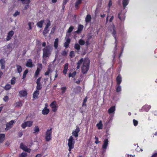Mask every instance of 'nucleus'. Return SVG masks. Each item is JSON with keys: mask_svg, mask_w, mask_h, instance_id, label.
Wrapping results in <instances>:
<instances>
[{"mask_svg": "<svg viewBox=\"0 0 157 157\" xmlns=\"http://www.w3.org/2000/svg\"><path fill=\"white\" fill-rule=\"evenodd\" d=\"M14 123V121L12 120L9 123H7L6 124V127L5 128V130L6 131L10 129Z\"/></svg>", "mask_w": 157, "mask_h": 157, "instance_id": "1a4fd4ad", "label": "nucleus"}, {"mask_svg": "<svg viewBox=\"0 0 157 157\" xmlns=\"http://www.w3.org/2000/svg\"><path fill=\"white\" fill-rule=\"evenodd\" d=\"M75 143V140L72 136H71L68 139L67 145L68 146V150L70 151L74 147V144Z\"/></svg>", "mask_w": 157, "mask_h": 157, "instance_id": "7ed1b4c3", "label": "nucleus"}, {"mask_svg": "<svg viewBox=\"0 0 157 157\" xmlns=\"http://www.w3.org/2000/svg\"><path fill=\"white\" fill-rule=\"evenodd\" d=\"M5 61L3 59H1L0 60V63L1 65V69H4L5 68Z\"/></svg>", "mask_w": 157, "mask_h": 157, "instance_id": "f3484780", "label": "nucleus"}, {"mask_svg": "<svg viewBox=\"0 0 157 157\" xmlns=\"http://www.w3.org/2000/svg\"><path fill=\"white\" fill-rule=\"evenodd\" d=\"M19 13H20L18 11H17L13 14V16L15 17H16V16H17V15H18V14H19Z\"/></svg>", "mask_w": 157, "mask_h": 157, "instance_id": "bf43d9fd", "label": "nucleus"}, {"mask_svg": "<svg viewBox=\"0 0 157 157\" xmlns=\"http://www.w3.org/2000/svg\"><path fill=\"white\" fill-rule=\"evenodd\" d=\"M84 61V60H83V59L82 58L77 63V66L76 67L77 69H78L79 68L81 64L82 63V62L83 63Z\"/></svg>", "mask_w": 157, "mask_h": 157, "instance_id": "412c9836", "label": "nucleus"}, {"mask_svg": "<svg viewBox=\"0 0 157 157\" xmlns=\"http://www.w3.org/2000/svg\"><path fill=\"white\" fill-rule=\"evenodd\" d=\"M40 71V70L37 69L35 74V76L36 78L37 77Z\"/></svg>", "mask_w": 157, "mask_h": 157, "instance_id": "a19ab883", "label": "nucleus"}, {"mask_svg": "<svg viewBox=\"0 0 157 157\" xmlns=\"http://www.w3.org/2000/svg\"><path fill=\"white\" fill-rule=\"evenodd\" d=\"M121 86L119 85V86H117L116 89V91L117 92H118L121 91Z\"/></svg>", "mask_w": 157, "mask_h": 157, "instance_id": "37998d69", "label": "nucleus"}, {"mask_svg": "<svg viewBox=\"0 0 157 157\" xmlns=\"http://www.w3.org/2000/svg\"><path fill=\"white\" fill-rule=\"evenodd\" d=\"M41 78L40 77L37 79L36 81V84H41L40 83V79Z\"/></svg>", "mask_w": 157, "mask_h": 157, "instance_id": "603ef678", "label": "nucleus"}, {"mask_svg": "<svg viewBox=\"0 0 157 157\" xmlns=\"http://www.w3.org/2000/svg\"><path fill=\"white\" fill-rule=\"evenodd\" d=\"M8 96H6L3 98V100L4 101H6L8 100Z\"/></svg>", "mask_w": 157, "mask_h": 157, "instance_id": "864d4df0", "label": "nucleus"}, {"mask_svg": "<svg viewBox=\"0 0 157 157\" xmlns=\"http://www.w3.org/2000/svg\"><path fill=\"white\" fill-rule=\"evenodd\" d=\"M83 28V25H79L78 26V30L75 31L74 33H79L82 31Z\"/></svg>", "mask_w": 157, "mask_h": 157, "instance_id": "2eb2a0df", "label": "nucleus"}, {"mask_svg": "<svg viewBox=\"0 0 157 157\" xmlns=\"http://www.w3.org/2000/svg\"><path fill=\"white\" fill-rule=\"evenodd\" d=\"M70 35V34H67L66 36V41L64 44V46L66 48H67L70 43V39L69 38V36Z\"/></svg>", "mask_w": 157, "mask_h": 157, "instance_id": "0eeeda50", "label": "nucleus"}, {"mask_svg": "<svg viewBox=\"0 0 157 157\" xmlns=\"http://www.w3.org/2000/svg\"><path fill=\"white\" fill-rule=\"evenodd\" d=\"M68 0H63L62 4L63 9H64L66 4L68 2Z\"/></svg>", "mask_w": 157, "mask_h": 157, "instance_id": "c9c22d12", "label": "nucleus"}, {"mask_svg": "<svg viewBox=\"0 0 157 157\" xmlns=\"http://www.w3.org/2000/svg\"><path fill=\"white\" fill-rule=\"evenodd\" d=\"M53 112H56L58 109V106L57 105L56 102L53 101L50 105Z\"/></svg>", "mask_w": 157, "mask_h": 157, "instance_id": "423d86ee", "label": "nucleus"}, {"mask_svg": "<svg viewBox=\"0 0 157 157\" xmlns=\"http://www.w3.org/2000/svg\"><path fill=\"white\" fill-rule=\"evenodd\" d=\"M52 47L50 45H47L43 49V58L49 57L51 55Z\"/></svg>", "mask_w": 157, "mask_h": 157, "instance_id": "f257e3e1", "label": "nucleus"}, {"mask_svg": "<svg viewBox=\"0 0 157 157\" xmlns=\"http://www.w3.org/2000/svg\"><path fill=\"white\" fill-rule=\"evenodd\" d=\"M20 148L24 151L28 152H30L31 151V149L28 148L26 146H25L22 143H21L20 144Z\"/></svg>", "mask_w": 157, "mask_h": 157, "instance_id": "9d476101", "label": "nucleus"}, {"mask_svg": "<svg viewBox=\"0 0 157 157\" xmlns=\"http://www.w3.org/2000/svg\"><path fill=\"white\" fill-rule=\"evenodd\" d=\"M14 105L16 107H20L22 105V103L21 101H18L15 103Z\"/></svg>", "mask_w": 157, "mask_h": 157, "instance_id": "c85d7f7f", "label": "nucleus"}, {"mask_svg": "<svg viewBox=\"0 0 157 157\" xmlns=\"http://www.w3.org/2000/svg\"><path fill=\"white\" fill-rule=\"evenodd\" d=\"M115 111V106H113L111 107L108 110V113H113L114 114V112Z\"/></svg>", "mask_w": 157, "mask_h": 157, "instance_id": "a211bd4d", "label": "nucleus"}, {"mask_svg": "<svg viewBox=\"0 0 157 157\" xmlns=\"http://www.w3.org/2000/svg\"><path fill=\"white\" fill-rule=\"evenodd\" d=\"M11 87V86L10 84H7L6 85L5 87V89L6 90H8L10 89Z\"/></svg>", "mask_w": 157, "mask_h": 157, "instance_id": "79ce46f5", "label": "nucleus"}, {"mask_svg": "<svg viewBox=\"0 0 157 157\" xmlns=\"http://www.w3.org/2000/svg\"><path fill=\"white\" fill-rule=\"evenodd\" d=\"M151 107L150 105H145L143 106V108L147 111L150 109Z\"/></svg>", "mask_w": 157, "mask_h": 157, "instance_id": "c756f323", "label": "nucleus"}, {"mask_svg": "<svg viewBox=\"0 0 157 157\" xmlns=\"http://www.w3.org/2000/svg\"><path fill=\"white\" fill-rule=\"evenodd\" d=\"M82 2V0H77L75 4V7L76 9L78 8V5L81 4Z\"/></svg>", "mask_w": 157, "mask_h": 157, "instance_id": "aec40b11", "label": "nucleus"}, {"mask_svg": "<svg viewBox=\"0 0 157 157\" xmlns=\"http://www.w3.org/2000/svg\"><path fill=\"white\" fill-rule=\"evenodd\" d=\"M20 96L24 97L26 96L27 94V92L25 90H21L19 92Z\"/></svg>", "mask_w": 157, "mask_h": 157, "instance_id": "4be33fe9", "label": "nucleus"}, {"mask_svg": "<svg viewBox=\"0 0 157 157\" xmlns=\"http://www.w3.org/2000/svg\"><path fill=\"white\" fill-rule=\"evenodd\" d=\"M43 23L44 21L43 20H41L37 23V26L40 28H41L42 27Z\"/></svg>", "mask_w": 157, "mask_h": 157, "instance_id": "cd10ccee", "label": "nucleus"}, {"mask_svg": "<svg viewBox=\"0 0 157 157\" xmlns=\"http://www.w3.org/2000/svg\"><path fill=\"white\" fill-rule=\"evenodd\" d=\"M39 131V128L37 126H36L34 129L33 133H36V132L38 133Z\"/></svg>", "mask_w": 157, "mask_h": 157, "instance_id": "7c9ffc66", "label": "nucleus"}, {"mask_svg": "<svg viewBox=\"0 0 157 157\" xmlns=\"http://www.w3.org/2000/svg\"><path fill=\"white\" fill-rule=\"evenodd\" d=\"M52 133V129L47 130L45 137L46 141H48L51 140Z\"/></svg>", "mask_w": 157, "mask_h": 157, "instance_id": "20e7f679", "label": "nucleus"}, {"mask_svg": "<svg viewBox=\"0 0 157 157\" xmlns=\"http://www.w3.org/2000/svg\"><path fill=\"white\" fill-rule=\"evenodd\" d=\"M16 78H13L11 80V83L12 84H14L15 83Z\"/></svg>", "mask_w": 157, "mask_h": 157, "instance_id": "a18cd8bd", "label": "nucleus"}, {"mask_svg": "<svg viewBox=\"0 0 157 157\" xmlns=\"http://www.w3.org/2000/svg\"><path fill=\"white\" fill-rule=\"evenodd\" d=\"M133 123L134 125L135 126H136L138 124V121L135 119H134L133 120Z\"/></svg>", "mask_w": 157, "mask_h": 157, "instance_id": "09e8293b", "label": "nucleus"}, {"mask_svg": "<svg viewBox=\"0 0 157 157\" xmlns=\"http://www.w3.org/2000/svg\"><path fill=\"white\" fill-rule=\"evenodd\" d=\"M43 58V60H42V63L43 64H46V62L45 60V58Z\"/></svg>", "mask_w": 157, "mask_h": 157, "instance_id": "4d7b16f0", "label": "nucleus"}, {"mask_svg": "<svg viewBox=\"0 0 157 157\" xmlns=\"http://www.w3.org/2000/svg\"><path fill=\"white\" fill-rule=\"evenodd\" d=\"M157 156V153L154 154L151 157H156Z\"/></svg>", "mask_w": 157, "mask_h": 157, "instance_id": "680f3d73", "label": "nucleus"}, {"mask_svg": "<svg viewBox=\"0 0 157 157\" xmlns=\"http://www.w3.org/2000/svg\"><path fill=\"white\" fill-rule=\"evenodd\" d=\"M29 5H27L25 6L24 9L25 10H26L29 8Z\"/></svg>", "mask_w": 157, "mask_h": 157, "instance_id": "338daca9", "label": "nucleus"}, {"mask_svg": "<svg viewBox=\"0 0 157 157\" xmlns=\"http://www.w3.org/2000/svg\"><path fill=\"white\" fill-rule=\"evenodd\" d=\"M42 68V66L41 64V63H38L37 64V69L41 70Z\"/></svg>", "mask_w": 157, "mask_h": 157, "instance_id": "f704fd0d", "label": "nucleus"}, {"mask_svg": "<svg viewBox=\"0 0 157 157\" xmlns=\"http://www.w3.org/2000/svg\"><path fill=\"white\" fill-rule=\"evenodd\" d=\"M42 87L41 84H37L36 88L37 90H40Z\"/></svg>", "mask_w": 157, "mask_h": 157, "instance_id": "58836bf2", "label": "nucleus"}, {"mask_svg": "<svg viewBox=\"0 0 157 157\" xmlns=\"http://www.w3.org/2000/svg\"><path fill=\"white\" fill-rule=\"evenodd\" d=\"M91 19V16L90 15H87L85 20H90Z\"/></svg>", "mask_w": 157, "mask_h": 157, "instance_id": "5fc2aeb1", "label": "nucleus"}, {"mask_svg": "<svg viewBox=\"0 0 157 157\" xmlns=\"http://www.w3.org/2000/svg\"><path fill=\"white\" fill-rule=\"evenodd\" d=\"M109 141L108 139H106L103 141V144L102 147L104 149H105L108 144Z\"/></svg>", "mask_w": 157, "mask_h": 157, "instance_id": "4468645a", "label": "nucleus"}, {"mask_svg": "<svg viewBox=\"0 0 157 157\" xmlns=\"http://www.w3.org/2000/svg\"><path fill=\"white\" fill-rule=\"evenodd\" d=\"M68 64L67 63H66L64 65L63 71V73L64 74H66L67 73V71L68 68Z\"/></svg>", "mask_w": 157, "mask_h": 157, "instance_id": "bb28decb", "label": "nucleus"}, {"mask_svg": "<svg viewBox=\"0 0 157 157\" xmlns=\"http://www.w3.org/2000/svg\"><path fill=\"white\" fill-rule=\"evenodd\" d=\"M59 42V39L58 38H56L55 40V41L54 42V47L56 49H57L58 47Z\"/></svg>", "mask_w": 157, "mask_h": 157, "instance_id": "a878e982", "label": "nucleus"}, {"mask_svg": "<svg viewBox=\"0 0 157 157\" xmlns=\"http://www.w3.org/2000/svg\"><path fill=\"white\" fill-rule=\"evenodd\" d=\"M86 102H83V104H82V106H83V107L84 106H85V109H86Z\"/></svg>", "mask_w": 157, "mask_h": 157, "instance_id": "69168bd1", "label": "nucleus"}, {"mask_svg": "<svg viewBox=\"0 0 157 157\" xmlns=\"http://www.w3.org/2000/svg\"><path fill=\"white\" fill-rule=\"evenodd\" d=\"M110 31L112 33V34L113 35V36L114 37V38L115 40V43L116 44L115 47H116V44H117L116 43L117 40H116V35H115L116 32L115 30V26L113 25H112Z\"/></svg>", "mask_w": 157, "mask_h": 157, "instance_id": "6e6552de", "label": "nucleus"}, {"mask_svg": "<svg viewBox=\"0 0 157 157\" xmlns=\"http://www.w3.org/2000/svg\"><path fill=\"white\" fill-rule=\"evenodd\" d=\"M73 29H74V27L73 26H70L67 30V34H70L69 33H71V32H72Z\"/></svg>", "mask_w": 157, "mask_h": 157, "instance_id": "473e14b6", "label": "nucleus"}, {"mask_svg": "<svg viewBox=\"0 0 157 157\" xmlns=\"http://www.w3.org/2000/svg\"><path fill=\"white\" fill-rule=\"evenodd\" d=\"M27 155V154L25 152L22 153L20 155V157H26Z\"/></svg>", "mask_w": 157, "mask_h": 157, "instance_id": "c03bdc74", "label": "nucleus"}, {"mask_svg": "<svg viewBox=\"0 0 157 157\" xmlns=\"http://www.w3.org/2000/svg\"><path fill=\"white\" fill-rule=\"evenodd\" d=\"M51 25L50 21H48L45 28L48 29V28Z\"/></svg>", "mask_w": 157, "mask_h": 157, "instance_id": "3c124183", "label": "nucleus"}, {"mask_svg": "<svg viewBox=\"0 0 157 157\" xmlns=\"http://www.w3.org/2000/svg\"><path fill=\"white\" fill-rule=\"evenodd\" d=\"M78 90V91H75V92L77 93H80L81 92V87H78L77 88H76Z\"/></svg>", "mask_w": 157, "mask_h": 157, "instance_id": "6e6d98bb", "label": "nucleus"}, {"mask_svg": "<svg viewBox=\"0 0 157 157\" xmlns=\"http://www.w3.org/2000/svg\"><path fill=\"white\" fill-rule=\"evenodd\" d=\"M39 94V91L36 90L35 91L33 94V98L35 99H37L38 95Z\"/></svg>", "mask_w": 157, "mask_h": 157, "instance_id": "393cba45", "label": "nucleus"}, {"mask_svg": "<svg viewBox=\"0 0 157 157\" xmlns=\"http://www.w3.org/2000/svg\"><path fill=\"white\" fill-rule=\"evenodd\" d=\"M66 89V88L65 87H63L61 88V90H62V94H63L64 93Z\"/></svg>", "mask_w": 157, "mask_h": 157, "instance_id": "8fccbe9b", "label": "nucleus"}, {"mask_svg": "<svg viewBox=\"0 0 157 157\" xmlns=\"http://www.w3.org/2000/svg\"><path fill=\"white\" fill-rule=\"evenodd\" d=\"M49 31V30L48 29L45 28L44 30L43 33L44 36H45L46 34H47Z\"/></svg>", "mask_w": 157, "mask_h": 157, "instance_id": "ea45409f", "label": "nucleus"}, {"mask_svg": "<svg viewBox=\"0 0 157 157\" xmlns=\"http://www.w3.org/2000/svg\"><path fill=\"white\" fill-rule=\"evenodd\" d=\"M26 66L28 67L31 68L34 65L33 64L32 61L31 59H29L27 61Z\"/></svg>", "mask_w": 157, "mask_h": 157, "instance_id": "9b49d317", "label": "nucleus"}, {"mask_svg": "<svg viewBox=\"0 0 157 157\" xmlns=\"http://www.w3.org/2000/svg\"><path fill=\"white\" fill-rule=\"evenodd\" d=\"M79 131V128L78 127H77L76 129L72 132V135L75 137H78V133Z\"/></svg>", "mask_w": 157, "mask_h": 157, "instance_id": "f8f14e48", "label": "nucleus"}, {"mask_svg": "<svg viewBox=\"0 0 157 157\" xmlns=\"http://www.w3.org/2000/svg\"><path fill=\"white\" fill-rule=\"evenodd\" d=\"M75 48L77 50H79L80 49V46L79 44H75Z\"/></svg>", "mask_w": 157, "mask_h": 157, "instance_id": "4c0bfd02", "label": "nucleus"}, {"mask_svg": "<svg viewBox=\"0 0 157 157\" xmlns=\"http://www.w3.org/2000/svg\"><path fill=\"white\" fill-rule=\"evenodd\" d=\"M33 123V121H28L23 123L21 126L23 128H25L27 127H30L31 126Z\"/></svg>", "mask_w": 157, "mask_h": 157, "instance_id": "39448f33", "label": "nucleus"}, {"mask_svg": "<svg viewBox=\"0 0 157 157\" xmlns=\"http://www.w3.org/2000/svg\"><path fill=\"white\" fill-rule=\"evenodd\" d=\"M70 56L71 58L73 57L74 56V53L73 51H71L70 53Z\"/></svg>", "mask_w": 157, "mask_h": 157, "instance_id": "de8ad7c7", "label": "nucleus"}, {"mask_svg": "<svg viewBox=\"0 0 157 157\" xmlns=\"http://www.w3.org/2000/svg\"><path fill=\"white\" fill-rule=\"evenodd\" d=\"M42 45L43 47H46V43L45 42H44L42 44Z\"/></svg>", "mask_w": 157, "mask_h": 157, "instance_id": "774afa93", "label": "nucleus"}, {"mask_svg": "<svg viewBox=\"0 0 157 157\" xmlns=\"http://www.w3.org/2000/svg\"><path fill=\"white\" fill-rule=\"evenodd\" d=\"M76 74V72L74 71L72 73H69V78L71 77H74Z\"/></svg>", "mask_w": 157, "mask_h": 157, "instance_id": "72a5a7b5", "label": "nucleus"}, {"mask_svg": "<svg viewBox=\"0 0 157 157\" xmlns=\"http://www.w3.org/2000/svg\"><path fill=\"white\" fill-rule=\"evenodd\" d=\"M49 109L44 107L42 111V113L43 115H47L49 112Z\"/></svg>", "mask_w": 157, "mask_h": 157, "instance_id": "dca6fc26", "label": "nucleus"}, {"mask_svg": "<svg viewBox=\"0 0 157 157\" xmlns=\"http://www.w3.org/2000/svg\"><path fill=\"white\" fill-rule=\"evenodd\" d=\"M16 67H17V70L19 73H20L22 71V68L21 67L18 65H17L16 66Z\"/></svg>", "mask_w": 157, "mask_h": 157, "instance_id": "2f4dec72", "label": "nucleus"}, {"mask_svg": "<svg viewBox=\"0 0 157 157\" xmlns=\"http://www.w3.org/2000/svg\"><path fill=\"white\" fill-rule=\"evenodd\" d=\"M129 2V0H123L122 4L123 7L124 9L125 8L126 6L127 5Z\"/></svg>", "mask_w": 157, "mask_h": 157, "instance_id": "5701e85b", "label": "nucleus"}, {"mask_svg": "<svg viewBox=\"0 0 157 157\" xmlns=\"http://www.w3.org/2000/svg\"><path fill=\"white\" fill-rule=\"evenodd\" d=\"M97 126L99 129H101L102 128L103 124L101 121H100L99 123L97 124Z\"/></svg>", "mask_w": 157, "mask_h": 157, "instance_id": "b1692460", "label": "nucleus"}, {"mask_svg": "<svg viewBox=\"0 0 157 157\" xmlns=\"http://www.w3.org/2000/svg\"><path fill=\"white\" fill-rule=\"evenodd\" d=\"M79 43L80 45H82L84 44L85 42L82 39H81L79 41Z\"/></svg>", "mask_w": 157, "mask_h": 157, "instance_id": "e433bc0d", "label": "nucleus"}, {"mask_svg": "<svg viewBox=\"0 0 157 157\" xmlns=\"http://www.w3.org/2000/svg\"><path fill=\"white\" fill-rule=\"evenodd\" d=\"M116 80L117 85H119L122 81V78L121 76L120 75H119L117 78Z\"/></svg>", "mask_w": 157, "mask_h": 157, "instance_id": "6ab92c4d", "label": "nucleus"}, {"mask_svg": "<svg viewBox=\"0 0 157 157\" xmlns=\"http://www.w3.org/2000/svg\"><path fill=\"white\" fill-rule=\"evenodd\" d=\"M55 30V29L54 28H53L51 30V33H53Z\"/></svg>", "mask_w": 157, "mask_h": 157, "instance_id": "e2e57ef3", "label": "nucleus"}, {"mask_svg": "<svg viewBox=\"0 0 157 157\" xmlns=\"http://www.w3.org/2000/svg\"><path fill=\"white\" fill-rule=\"evenodd\" d=\"M90 61L88 59L84 60L83 65L81 67L82 72L83 74L87 73L89 68Z\"/></svg>", "mask_w": 157, "mask_h": 157, "instance_id": "f03ea898", "label": "nucleus"}, {"mask_svg": "<svg viewBox=\"0 0 157 157\" xmlns=\"http://www.w3.org/2000/svg\"><path fill=\"white\" fill-rule=\"evenodd\" d=\"M51 69L50 68H48L47 71L45 73V75H49V73L51 72Z\"/></svg>", "mask_w": 157, "mask_h": 157, "instance_id": "49530a36", "label": "nucleus"}, {"mask_svg": "<svg viewBox=\"0 0 157 157\" xmlns=\"http://www.w3.org/2000/svg\"><path fill=\"white\" fill-rule=\"evenodd\" d=\"M28 72V70H26L24 72L23 74L26 75V74H27V73Z\"/></svg>", "mask_w": 157, "mask_h": 157, "instance_id": "052dcab7", "label": "nucleus"}, {"mask_svg": "<svg viewBox=\"0 0 157 157\" xmlns=\"http://www.w3.org/2000/svg\"><path fill=\"white\" fill-rule=\"evenodd\" d=\"M14 34V32L13 31H11L9 32L7 35L6 39L7 41L9 40L11 38Z\"/></svg>", "mask_w": 157, "mask_h": 157, "instance_id": "ddd939ff", "label": "nucleus"}, {"mask_svg": "<svg viewBox=\"0 0 157 157\" xmlns=\"http://www.w3.org/2000/svg\"><path fill=\"white\" fill-rule=\"evenodd\" d=\"M112 5V2L111 1H110L109 3V8Z\"/></svg>", "mask_w": 157, "mask_h": 157, "instance_id": "0e129e2a", "label": "nucleus"}, {"mask_svg": "<svg viewBox=\"0 0 157 157\" xmlns=\"http://www.w3.org/2000/svg\"><path fill=\"white\" fill-rule=\"evenodd\" d=\"M76 15L75 14L72 15L71 17V19H75L76 18Z\"/></svg>", "mask_w": 157, "mask_h": 157, "instance_id": "13d9d810", "label": "nucleus"}]
</instances>
